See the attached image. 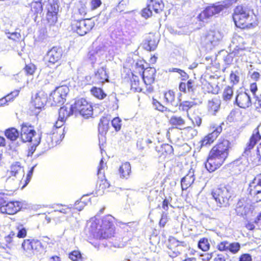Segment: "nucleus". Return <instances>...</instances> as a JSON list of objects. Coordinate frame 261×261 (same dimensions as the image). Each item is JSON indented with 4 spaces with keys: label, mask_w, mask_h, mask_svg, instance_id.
Here are the masks:
<instances>
[{
    "label": "nucleus",
    "mask_w": 261,
    "mask_h": 261,
    "mask_svg": "<svg viewBox=\"0 0 261 261\" xmlns=\"http://www.w3.org/2000/svg\"><path fill=\"white\" fill-rule=\"evenodd\" d=\"M159 40L158 36H155L152 33L149 34L148 36V46L149 47L148 50H154L157 46Z\"/></svg>",
    "instance_id": "obj_33"
},
{
    "label": "nucleus",
    "mask_w": 261,
    "mask_h": 261,
    "mask_svg": "<svg viewBox=\"0 0 261 261\" xmlns=\"http://www.w3.org/2000/svg\"><path fill=\"white\" fill-rule=\"evenodd\" d=\"M106 69V66H102L94 71L93 74V84H101L108 81L109 75Z\"/></svg>",
    "instance_id": "obj_18"
},
{
    "label": "nucleus",
    "mask_w": 261,
    "mask_h": 261,
    "mask_svg": "<svg viewBox=\"0 0 261 261\" xmlns=\"http://www.w3.org/2000/svg\"><path fill=\"white\" fill-rule=\"evenodd\" d=\"M36 165H35L34 166H33L31 168V169L30 170L29 172L28 173L27 175V178H26V179L25 180V184L22 186V188H23V187L26 186L29 184V182L30 181L31 179L32 176V175L33 174L34 168L36 167Z\"/></svg>",
    "instance_id": "obj_60"
},
{
    "label": "nucleus",
    "mask_w": 261,
    "mask_h": 261,
    "mask_svg": "<svg viewBox=\"0 0 261 261\" xmlns=\"http://www.w3.org/2000/svg\"><path fill=\"white\" fill-rule=\"evenodd\" d=\"M91 94L98 99H102L106 97L107 94L100 88L93 87L91 89Z\"/></svg>",
    "instance_id": "obj_38"
},
{
    "label": "nucleus",
    "mask_w": 261,
    "mask_h": 261,
    "mask_svg": "<svg viewBox=\"0 0 261 261\" xmlns=\"http://www.w3.org/2000/svg\"><path fill=\"white\" fill-rule=\"evenodd\" d=\"M99 186H96V194L97 195H102L103 190L109 188L110 185L106 179H101L98 181Z\"/></svg>",
    "instance_id": "obj_35"
},
{
    "label": "nucleus",
    "mask_w": 261,
    "mask_h": 261,
    "mask_svg": "<svg viewBox=\"0 0 261 261\" xmlns=\"http://www.w3.org/2000/svg\"><path fill=\"white\" fill-rule=\"evenodd\" d=\"M250 9L243 5H237L233 9L232 19L235 26L241 30H250L257 25L255 17Z\"/></svg>",
    "instance_id": "obj_2"
},
{
    "label": "nucleus",
    "mask_w": 261,
    "mask_h": 261,
    "mask_svg": "<svg viewBox=\"0 0 261 261\" xmlns=\"http://www.w3.org/2000/svg\"><path fill=\"white\" fill-rule=\"evenodd\" d=\"M187 116L191 120L194 125L197 126H200L202 120L200 117V113L198 110H194L190 113H188Z\"/></svg>",
    "instance_id": "obj_26"
},
{
    "label": "nucleus",
    "mask_w": 261,
    "mask_h": 261,
    "mask_svg": "<svg viewBox=\"0 0 261 261\" xmlns=\"http://www.w3.org/2000/svg\"><path fill=\"white\" fill-rule=\"evenodd\" d=\"M20 133V139L22 143L31 142L34 141L33 138H37L34 126L29 123H23Z\"/></svg>",
    "instance_id": "obj_12"
},
{
    "label": "nucleus",
    "mask_w": 261,
    "mask_h": 261,
    "mask_svg": "<svg viewBox=\"0 0 261 261\" xmlns=\"http://www.w3.org/2000/svg\"><path fill=\"white\" fill-rule=\"evenodd\" d=\"M103 54V50L100 48H96L95 49L89 51L88 58L92 67H94L95 63L100 58L101 56H102Z\"/></svg>",
    "instance_id": "obj_22"
},
{
    "label": "nucleus",
    "mask_w": 261,
    "mask_h": 261,
    "mask_svg": "<svg viewBox=\"0 0 261 261\" xmlns=\"http://www.w3.org/2000/svg\"><path fill=\"white\" fill-rule=\"evenodd\" d=\"M74 114L70 107H67V105L61 107L59 110V121L58 123L62 124L65 121L66 119L70 116Z\"/></svg>",
    "instance_id": "obj_23"
},
{
    "label": "nucleus",
    "mask_w": 261,
    "mask_h": 261,
    "mask_svg": "<svg viewBox=\"0 0 261 261\" xmlns=\"http://www.w3.org/2000/svg\"><path fill=\"white\" fill-rule=\"evenodd\" d=\"M21 208V203L18 201L4 202L0 205V211L3 214L13 215Z\"/></svg>",
    "instance_id": "obj_16"
},
{
    "label": "nucleus",
    "mask_w": 261,
    "mask_h": 261,
    "mask_svg": "<svg viewBox=\"0 0 261 261\" xmlns=\"http://www.w3.org/2000/svg\"><path fill=\"white\" fill-rule=\"evenodd\" d=\"M196 105V103L194 101L186 100L180 103V104L179 105V108L182 111L187 112V114L188 113V111Z\"/></svg>",
    "instance_id": "obj_39"
},
{
    "label": "nucleus",
    "mask_w": 261,
    "mask_h": 261,
    "mask_svg": "<svg viewBox=\"0 0 261 261\" xmlns=\"http://www.w3.org/2000/svg\"><path fill=\"white\" fill-rule=\"evenodd\" d=\"M24 176L23 167L19 162L13 163L6 173V175L1 178V182L8 191H14L19 187Z\"/></svg>",
    "instance_id": "obj_3"
},
{
    "label": "nucleus",
    "mask_w": 261,
    "mask_h": 261,
    "mask_svg": "<svg viewBox=\"0 0 261 261\" xmlns=\"http://www.w3.org/2000/svg\"><path fill=\"white\" fill-rule=\"evenodd\" d=\"M84 117H89L93 114V108L90 103L87 101V104H83L79 112Z\"/></svg>",
    "instance_id": "obj_32"
},
{
    "label": "nucleus",
    "mask_w": 261,
    "mask_h": 261,
    "mask_svg": "<svg viewBox=\"0 0 261 261\" xmlns=\"http://www.w3.org/2000/svg\"><path fill=\"white\" fill-rule=\"evenodd\" d=\"M48 13L58 14L59 11V6L57 4L49 3L47 6Z\"/></svg>",
    "instance_id": "obj_51"
},
{
    "label": "nucleus",
    "mask_w": 261,
    "mask_h": 261,
    "mask_svg": "<svg viewBox=\"0 0 261 261\" xmlns=\"http://www.w3.org/2000/svg\"><path fill=\"white\" fill-rule=\"evenodd\" d=\"M69 257L72 261H81L82 259L81 252L77 250L72 251L69 254Z\"/></svg>",
    "instance_id": "obj_46"
},
{
    "label": "nucleus",
    "mask_w": 261,
    "mask_h": 261,
    "mask_svg": "<svg viewBox=\"0 0 261 261\" xmlns=\"http://www.w3.org/2000/svg\"><path fill=\"white\" fill-rule=\"evenodd\" d=\"M211 194L218 206L226 207L230 204L231 193L226 186H220L214 189Z\"/></svg>",
    "instance_id": "obj_5"
},
{
    "label": "nucleus",
    "mask_w": 261,
    "mask_h": 261,
    "mask_svg": "<svg viewBox=\"0 0 261 261\" xmlns=\"http://www.w3.org/2000/svg\"><path fill=\"white\" fill-rule=\"evenodd\" d=\"M69 91V88L66 85H62L57 87L51 93L49 99L53 100V105H62L66 101V97Z\"/></svg>",
    "instance_id": "obj_10"
},
{
    "label": "nucleus",
    "mask_w": 261,
    "mask_h": 261,
    "mask_svg": "<svg viewBox=\"0 0 261 261\" xmlns=\"http://www.w3.org/2000/svg\"><path fill=\"white\" fill-rule=\"evenodd\" d=\"M47 100V96L43 91H40L37 93L35 97L33 99L32 104L37 109H41L45 106Z\"/></svg>",
    "instance_id": "obj_19"
},
{
    "label": "nucleus",
    "mask_w": 261,
    "mask_h": 261,
    "mask_svg": "<svg viewBox=\"0 0 261 261\" xmlns=\"http://www.w3.org/2000/svg\"><path fill=\"white\" fill-rule=\"evenodd\" d=\"M164 6V3L162 0H150L148 4V11L151 13L154 11L158 13L163 10Z\"/></svg>",
    "instance_id": "obj_24"
},
{
    "label": "nucleus",
    "mask_w": 261,
    "mask_h": 261,
    "mask_svg": "<svg viewBox=\"0 0 261 261\" xmlns=\"http://www.w3.org/2000/svg\"><path fill=\"white\" fill-rule=\"evenodd\" d=\"M256 152L257 161L261 162V142L257 146Z\"/></svg>",
    "instance_id": "obj_64"
},
{
    "label": "nucleus",
    "mask_w": 261,
    "mask_h": 261,
    "mask_svg": "<svg viewBox=\"0 0 261 261\" xmlns=\"http://www.w3.org/2000/svg\"><path fill=\"white\" fill-rule=\"evenodd\" d=\"M241 249V245L239 242L229 243L228 251L233 254H237Z\"/></svg>",
    "instance_id": "obj_45"
},
{
    "label": "nucleus",
    "mask_w": 261,
    "mask_h": 261,
    "mask_svg": "<svg viewBox=\"0 0 261 261\" xmlns=\"http://www.w3.org/2000/svg\"><path fill=\"white\" fill-rule=\"evenodd\" d=\"M229 80L232 85H236L239 83L240 77L236 73L231 71L229 76Z\"/></svg>",
    "instance_id": "obj_53"
},
{
    "label": "nucleus",
    "mask_w": 261,
    "mask_h": 261,
    "mask_svg": "<svg viewBox=\"0 0 261 261\" xmlns=\"http://www.w3.org/2000/svg\"><path fill=\"white\" fill-rule=\"evenodd\" d=\"M63 55L62 48L58 46H54L48 51L46 60L48 61L47 66H49L59 62Z\"/></svg>",
    "instance_id": "obj_15"
},
{
    "label": "nucleus",
    "mask_w": 261,
    "mask_h": 261,
    "mask_svg": "<svg viewBox=\"0 0 261 261\" xmlns=\"http://www.w3.org/2000/svg\"><path fill=\"white\" fill-rule=\"evenodd\" d=\"M109 120L107 117H103L100 120L98 124V131L101 136L103 134H106L109 128Z\"/></svg>",
    "instance_id": "obj_31"
},
{
    "label": "nucleus",
    "mask_w": 261,
    "mask_h": 261,
    "mask_svg": "<svg viewBox=\"0 0 261 261\" xmlns=\"http://www.w3.org/2000/svg\"><path fill=\"white\" fill-rule=\"evenodd\" d=\"M156 75L155 68L148 67V85H150L154 82Z\"/></svg>",
    "instance_id": "obj_44"
},
{
    "label": "nucleus",
    "mask_w": 261,
    "mask_h": 261,
    "mask_svg": "<svg viewBox=\"0 0 261 261\" xmlns=\"http://www.w3.org/2000/svg\"><path fill=\"white\" fill-rule=\"evenodd\" d=\"M41 136L40 134H38L37 138L34 139V141L31 142L32 145L29 148L28 155H32L35 151L36 147L40 144Z\"/></svg>",
    "instance_id": "obj_41"
},
{
    "label": "nucleus",
    "mask_w": 261,
    "mask_h": 261,
    "mask_svg": "<svg viewBox=\"0 0 261 261\" xmlns=\"http://www.w3.org/2000/svg\"><path fill=\"white\" fill-rule=\"evenodd\" d=\"M19 92V90H15V91L11 92L10 94H8L4 98H2L1 100L2 102L3 103L4 100L6 102L10 101L14 97H15L16 96H17L18 95Z\"/></svg>",
    "instance_id": "obj_48"
},
{
    "label": "nucleus",
    "mask_w": 261,
    "mask_h": 261,
    "mask_svg": "<svg viewBox=\"0 0 261 261\" xmlns=\"http://www.w3.org/2000/svg\"><path fill=\"white\" fill-rule=\"evenodd\" d=\"M226 6L222 4H213L206 7L198 15L200 21H203L205 19L209 18L223 11Z\"/></svg>",
    "instance_id": "obj_13"
},
{
    "label": "nucleus",
    "mask_w": 261,
    "mask_h": 261,
    "mask_svg": "<svg viewBox=\"0 0 261 261\" xmlns=\"http://www.w3.org/2000/svg\"><path fill=\"white\" fill-rule=\"evenodd\" d=\"M197 88L195 80L194 79H189L187 83L185 82H180L179 84V90L180 91L186 93L187 92H193Z\"/></svg>",
    "instance_id": "obj_21"
},
{
    "label": "nucleus",
    "mask_w": 261,
    "mask_h": 261,
    "mask_svg": "<svg viewBox=\"0 0 261 261\" xmlns=\"http://www.w3.org/2000/svg\"><path fill=\"white\" fill-rule=\"evenodd\" d=\"M248 194L256 202L261 201V173L251 180L247 188Z\"/></svg>",
    "instance_id": "obj_8"
},
{
    "label": "nucleus",
    "mask_w": 261,
    "mask_h": 261,
    "mask_svg": "<svg viewBox=\"0 0 261 261\" xmlns=\"http://www.w3.org/2000/svg\"><path fill=\"white\" fill-rule=\"evenodd\" d=\"M233 95V89L232 86H227L225 87L222 93V99L224 101H230Z\"/></svg>",
    "instance_id": "obj_34"
},
{
    "label": "nucleus",
    "mask_w": 261,
    "mask_h": 261,
    "mask_svg": "<svg viewBox=\"0 0 261 261\" xmlns=\"http://www.w3.org/2000/svg\"><path fill=\"white\" fill-rule=\"evenodd\" d=\"M260 125H258L252 131L244 149V153L248 155L255 145L261 140V133L259 130Z\"/></svg>",
    "instance_id": "obj_11"
},
{
    "label": "nucleus",
    "mask_w": 261,
    "mask_h": 261,
    "mask_svg": "<svg viewBox=\"0 0 261 261\" xmlns=\"http://www.w3.org/2000/svg\"><path fill=\"white\" fill-rule=\"evenodd\" d=\"M147 144V140L143 139H139L137 141V147L140 149L142 150L145 148V146Z\"/></svg>",
    "instance_id": "obj_62"
},
{
    "label": "nucleus",
    "mask_w": 261,
    "mask_h": 261,
    "mask_svg": "<svg viewBox=\"0 0 261 261\" xmlns=\"http://www.w3.org/2000/svg\"><path fill=\"white\" fill-rule=\"evenodd\" d=\"M239 261H252V258L249 253H243L239 256Z\"/></svg>",
    "instance_id": "obj_61"
},
{
    "label": "nucleus",
    "mask_w": 261,
    "mask_h": 261,
    "mask_svg": "<svg viewBox=\"0 0 261 261\" xmlns=\"http://www.w3.org/2000/svg\"><path fill=\"white\" fill-rule=\"evenodd\" d=\"M235 103L240 108L246 109L252 106L251 98L246 92H240L236 96Z\"/></svg>",
    "instance_id": "obj_17"
},
{
    "label": "nucleus",
    "mask_w": 261,
    "mask_h": 261,
    "mask_svg": "<svg viewBox=\"0 0 261 261\" xmlns=\"http://www.w3.org/2000/svg\"><path fill=\"white\" fill-rule=\"evenodd\" d=\"M175 99V93L172 90H168L164 93V99L166 104L172 105Z\"/></svg>",
    "instance_id": "obj_40"
},
{
    "label": "nucleus",
    "mask_w": 261,
    "mask_h": 261,
    "mask_svg": "<svg viewBox=\"0 0 261 261\" xmlns=\"http://www.w3.org/2000/svg\"><path fill=\"white\" fill-rule=\"evenodd\" d=\"M168 123L172 128L184 130L182 133L187 139H192L195 134L194 128L192 126H188V121L185 117L172 115L169 118Z\"/></svg>",
    "instance_id": "obj_4"
},
{
    "label": "nucleus",
    "mask_w": 261,
    "mask_h": 261,
    "mask_svg": "<svg viewBox=\"0 0 261 261\" xmlns=\"http://www.w3.org/2000/svg\"><path fill=\"white\" fill-rule=\"evenodd\" d=\"M250 91L252 93L253 95H255L258 90L257 84L256 82L252 83L249 85Z\"/></svg>",
    "instance_id": "obj_63"
},
{
    "label": "nucleus",
    "mask_w": 261,
    "mask_h": 261,
    "mask_svg": "<svg viewBox=\"0 0 261 261\" xmlns=\"http://www.w3.org/2000/svg\"><path fill=\"white\" fill-rule=\"evenodd\" d=\"M213 128L214 129L212 133H209V134L216 140L222 132V128L221 125H217L215 127L214 126Z\"/></svg>",
    "instance_id": "obj_52"
},
{
    "label": "nucleus",
    "mask_w": 261,
    "mask_h": 261,
    "mask_svg": "<svg viewBox=\"0 0 261 261\" xmlns=\"http://www.w3.org/2000/svg\"><path fill=\"white\" fill-rule=\"evenodd\" d=\"M195 179L194 171L190 169L188 173L181 179V188L182 190H186L193 184Z\"/></svg>",
    "instance_id": "obj_20"
},
{
    "label": "nucleus",
    "mask_w": 261,
    "mask_h": 261,
    "mask_svg": "<svg viewBox=\"0 0 261 261\" xmlns=\"http://www.w3.org/2000/svg\"><path fill=\"white\" fill-rule=\"evenodd\" d=\"M17 229L18 230L17 236L18 238H23L26 236L27 230L25 228L21 225L17 226Z\"/></svg>",
    "instance_id": "obj_56"
},
{
    "label": "nucleus",
    "mask_w": 261,
    "mask_h": 261,
    "mask_svg": "<svg viewBox=\"0 0 261 261\" xmlns=\"http://www.w3.org/2000/svg\"><path fill=\"white\" fill-rule=\"evenodd\" d=\"M186 244L184 241H179L175 237H169L167 244V248L169 249L168 254L169 256L172 258H175L179 255L181 253L176 249L178 246H185Z\"/></svg>",
    "instance_id": "obj_14"
},
{
    "label": "nucleus",
    "mask_w": 261,
    "mask_h": 261,
    "mask_svg": "<svg viewBox=\"0 0 261 261\" xmlns=\"http://www.w3.org/2000/svg\"><path fill=\"white\" fill-rule=\"evenodd\" d=\"M198 247L202 251H207L210 248V244L208 239L206 238L200 239L198 241Z\"/></svg>",
    "instance_id": "obj_37"
},
{
    "label": "nucleus",
    "mask_w": 261,
    "mask_h": 261,
    "mask_svg": "<svg viewBox=\"0 0 261 261\" xmlns=\"http://www.w3.org/2000/svg\"><path fill=\"white\" fill-rule=\"evenodd\" d=\"M162 150L163 152H165L166 154H170L173 152V149L171 145L168 144H165L162 146Z\"/></svg>",
    "instance_id": "obj_57"
},
{
    "label": "nucleus",
    "mask_w": 261,
    "mask_h": 261,
    "mask_svg": "<svg viewBox=\"0 0 261 261\" xmlns=\"http://www.w3.org/2000/svg\"><path fill=\"white\" fill-rule=\"evenodd\" d=\"M215 139L209 134L205 136L200 141V146L202 148L204 146L210 145L214 141Z\"/></svg>",
    "instance_id": "obj_42"
},
{
    "label": "nucleus",
    "mask_w": 261,
    "mask_h": 261,
    "mask_svg": "<svg viewBox=\"0 0 261 261\" xmlns=\"http://www.w3.org/2000/svg\"><path fill=\"white\" fill-rule=\"evenodd\" d=\"M109 101L112 102L111 104H110V106H112L113 108L117 109L118 108V106L117 105L118 99L116 96L115 94H112L108 96Z\"/></svg>",
    "instance_id": "obj_55"
},
{
    "label": "nucleus",
    "mask_w": 261,
    "mask_h": 261,
    "mask_svg": "<svg viewBox=\"0 0 261 261\" xmlns=\"http://www.w3.org/2000/svg\"><path fill=\"white\" fill-rule=\"evenodd\" d=\"M31 11L35 15H36V17L38 16V14H41L42 12V5L41 2H32L31 3Z\"/></svg>",
    "instance_id": "obj_36"
},
{
    "label": "nucleus",
    "mask_w": 261,
    "mask_h": 261,
    "mask_svg": "<svg viewBox=\"0 0 261 261\" xmlns=\"http://www.w3.org/2000/svg\"><path fill=\"white\" fill-rule=\"evenodd\" d=\"M19 135V131L14 127L9 128L5 132V135L6 138L12 142L16 140L20 137Z\"/></svg>",
    "instance_id": "obj_28"
},
{
    "label": "nucleus",
    "mask_w": 261,
    "mask_h": 261,
    "mask_svg": "<svg viewBox=\"0 0 261 261\" xmlns=\"http://www.w3.org/2000/svg\"><path fill=\"white\" fill-rule=\"evenodd\" d=\"M229 142L220 139L210 150L206 158L205 166L210 173L220 168L225 162L229 154Z\"/></svg>",
    "instance_id": "obj_1"
},
{
    "label": "nucleus",
    "mask_w": 261,
    "mask_h": 261,
    "mask_svg": "<svg viewBox=\"0 0 261 261\" xmlns=\"http://www.w3.org/2000/svg\"><path fill=\"white\" fill-rule=\"evenodd\" d=\"M202 89L204 93H215L213 86L209 82L205 80H204L202 82Z\"/></svg>",
    "instance_id": "obj_43"
},
{
    "label": "nucleus",
    "mask_w": 261,
    "mask_h": 261,
    "mask_svg": "<svg viewBox=\"0 0 261 261\" xmlns=\"http://www.w3.org/2000/svg\"><path fill=\"white\" fill-rule=\"evenodd\" d=\"M131 172L130 165L128 162H125L122 164L119 169L120 176L122 178L127 179Z\"/></svg>",
    "instance_id": "obj_27"
},
{
    "label": "nucleus",
    "mask_w": 261,
    "mask_h": 261,
    "mask_svg": "<svg viewBox=\"0 0 261 261\" xmlns=\"http://www.w3.org/2000/svg\"><path fill=\"white\" fill-rule=\"evenodd\" d=\"M18 237L16 236L15 233L11 231L9 235L5 237V241L7 244L6 245V247L11 248L13 246L17 245V241Z\"/></svg>",
    "instance_id": "obj_30"
},
{
    "label": "nucleus",
    "mask_w": 261,
    "mask_h": 261,
    "mask_svg": "<svg viewBox=\"0 0 261 261\" xmlns=\"http://www.w3.org/2000/svg\"><path fill=\"white\" fill-rule=\"evenodd\" d=\"M21 248L28 256L41 254L45 252V247L38 240H24L21 244Z\"/></svg>",
    "instance_id": "obj_6"
},
{
    "label": "nucleus",
    "mask_w": 261,
    "mask_h": 261,
    "mask_svg": "<svg viewBox=\"0 0 261 261\" xmlns=\"http://www.w3.org/2000/svg\"><path fill=\"white\" fill-rule=\"evenodd\" d=\"M94 26V23L91 19H83L74 20L71 24L72 29L80 36H84L88 33Z\"/></svg>",
    "instance_id": "obj_9"
},
{
    "label": "nucleus",
    "mask_w": 261,
    "mask_h": 261,
    "mask_svg": "<svg viewBox=\"0 0 261 261\" xmlns=\"http://www.w3.org/2000/svg\"><path fill=\"white\" fill-rule=\"evenodd\" d=\"M105 167L106 164L104 163L103 158H102L99 162V165L98 167L97 175L98 176V178H100L101 175L103 176L104 173L102 172V170L104 169Z\"/></svg>",
    "instance_id": "obj_58"
},
{
    "label": "nucleus",
    "mask_w": 261,
    "mask_h": 261,
    "mask_svg": "<svg viewBox=\"0 0 261 261\" xmlns=\"http://www.w3.org/2000/svg\"><path fill=\"white\" fill-rule=\"evenodd\" d=\"M83 104H87L86 99L84 98L75 99L74 103L70 106L73 114H76L77 113H79L81 108L83 106Z\"/></svg>",
    "instance_id": "obj_29"
},
{
    "label": "nucleus",
    "mask_w": 261,
    "mask_h": 261,
    "mask_svg": "<svg viewBox=\"0 0 261 261\" xmlns=\"http://www.w3.org/2000/svg\"><path fill=\"white\" fill-rule=\"evenodd\" d=\"M220 100L218 98H213L208 100L207 106L208 113L213 115H216L220 108Z\"/></svg>",
    "instance_id": "obj_25"
},
{
    "label": "nucleus",
    "mask_w": 261,
    "mask_h": 261,
    "mask_svg": "<svg viewBox=\"0 0 261 261\" xmlns=\"http://www.w3.org/2000/svg\"><path fill=\"white\" fill-rule=\"evenodd\" d=\"M152 104L155 108L159 111H163L164 109V107L159 102L158 100L154 98V96L152 97Z\"/></svg>",
    "instance_id": "obj_59"
},
{
    "label": "nucleus",
    "mask_w": 261,
    "mask_h": 261,
    "mask_svg": "<svg viewBox=\"0 0 261 261\" xmlns=\"http://www.w3.org/2000/svg\"><path fill=\"white\" fill-rule=\"evenodd\" d=\"M121 120L119 117H115L111 121L112 126L116 132L119 131L121 127Z\"/></svg>",
    "instance_id": "obj_49"
},
{
    "label": "nucleus",
    "mask_w": 261,
    "mask_h": 261,
    "mask_svg": "<svg viewBox=\"0 0 261 261\" xmlns=\"http://www.w3.org/2000/svg\"><path fill=\"white\" fill-rule=\"evenodd\" d=\"M85 196H83L81 200H77L75 201L74 203L75 208L77 210L79 211H82L84 206L86 205L85 201L84 200V198L85 197Z\"/></svg>",
    "instance_id": "obj_54"
},
{
    "label": "nucleus",
    "mask_w": 261,
    "mask_h": 261,
    "mask_svg": "<svg viewBox=\"0 0 261 261\" xmlns=\"http://www.w3.org/2000/svg\"><path fill=\"white\" fill-rule=\"evenodd\" d=\"M96 232V237L99 239H105L111 238L114 234V224L110 216L104 217L101 221V224L99 226Z\"/></svg>",
    "instance_id": "obj_7"
},
{
    "label": "nucleus",
    "mask_w": 261,
    "mask_h": 261,
    "mask_svg": "<svg viewBox=\"0 0 261 261\" xmlns=\"http://www.w3.org/2000/svg\"><path fill=\"white\" fill-rule=\"evenodd\" d=\"M58 14L48 13L46 14V19L50 25H54L56 23L58 19Z\"/></svg>",
    "instance_id": "obj_50"
},
{
    "label": "nucleus",
    "mask_w": 261,
    "mask_h": 261,
    "mask_svg": "<svg viewBox=\"0 0 261 261\" xmlns=\"http://www.w3.org/2000/svg\"><path fill=\"white\" fill-rule=\"evenodd\" d=\"M229 242L227 241H221L217 245V249L220 251H228Z\"/></svg>",
    "instance_id": "obj_47"
}]
</instances>
